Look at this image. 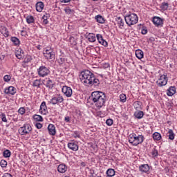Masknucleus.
<instances>
[{
  "mask_svg": "<svg viewBox=\"0 0 177 177\" xmlns=\"http://www.w3.org/2000/svg\"><path fill=\"white\" fill-rule=\"evenodd\" d=\"M79 78L85 86H99V85H100L99 79L96 78L95 74L89 70L82 71L79 75Z\"/></svg>",
  "mask_w": 177,
  "mask_h": 177,
  "instance_id": "1",
  "label": "nucleus"
},
{
  "mask_svg": "<svg viewBox=\"0 0 177 177\" xmlns=\"http://www.w3.org/2000/svg\"><path fill=\"white\" fill-rule=\"evenodd\" d=\"M91 100L98 109H101L106 103V94L102 91H94L91 93Z\"/></svg>",
  "mask_w": 177,
  "mask_h": 177,
  "instance_id": "2",
  "label": "nucleus"
},
{
  "mask_svg": "<svg viewBox=\"0 0 177 177\" xmlns=\"http://www.w3.org/2000/svg\"><path fill=\"white\" fill-rule=\"evenodd\" d=\"M145 141V136L143 135H136L133 133L129 136V142L133 146H138V145H142Z\"/></svg>",
  "mask_w": 177,
  "mask_h": 177,
  "instance_id": "3",
  "label": "nucleus"
},
{
  "mask_svg": "<svg viewBox=\"0 0 177 177\" xmlns=\"http://www.w3.org/2000/svg\"><path fill=\"white\" fill-rule=\"evenodd\" d=\"M124 20L126 24L129 26H134L138 21H139V18L138 15L135 13L128 14L124 17Z\"/></svg>",
  "mask_w": 177,
  "mask_h": 177,
  "instance_id": "4",
  "label": "nucleus"
},
{
  "mask_svg": "<svg viewBox=\"0 0 177 177\" xmlns=\"http://www.w3.org/2000/svg\"><path fill=\"white\" fill-rule=\"evenodd\" d=\"M37 74L39 77L45 78V77H48V75L50 74V70H49V67L41 65L39 68H37Z\"/></svg>",
  "mask_w": 177,
  "mask_h": 177,
  "instance_id": "5",
  "label": "nucleus"
},
{
  "mask_svg": "<svg viewBox=\"0 0 177 177\" xmlns=\"http://www.w3.org/2000/svg\"><path fill=\"white\" fill-rule=\"evenodd\" d=\"M167 84H168V77L167 76V73H164L160 76L159 79L156 82V85L160 88H162V86H165Z\"/></svg>",
  "mask_w": 177,
  "mask_h": 177,
  "instance_id": "6",
  "label": "nucleus"
},
{
  "mask_svg": "<svg viewBox=\"0 0 177 177\" xmlns=\"http://www.w3.org/2000/svg\"><path fill=\"white\" fill-rule=\"evenodd\" d=\"M44 56L47 60H55V55L52 48H48L44 50Z\"/></svg>",
  "mask_w": 177,
  "mask_h": 177,
  "instance_id": "7",
  "label": "nucleus"
},
{
  "mask_svg": "<svg viewBox=\"0 0 177 177\" xmlns=\"http://www.w3.org/2000/svg\"><path fill=\"white\" fill-rule=\"evenodd\" d=\"M64 102V98L60 94L56 95L52 97L50 100V104L55 106L56 104H59V103H63Z\"/></svg>",
  "mask_w": 177,
  "mask_h": 177,
  "instance_id": "8",
  "label": "nucleus"
},
{
  "mask_svg": "<svg viewBox=\"0 0 177 177\" xmlns=\"http://www.w3.org/2000/svg\"><path fill=\"white\" fill-rule=\"evenodd\" d=\"M32 128L30 124H24L22 127L19 129V132L21 135H27V133H30L31 132Z\"/></svg>",
  "mask_w": 177,
  "mask_h": 177,
  "instance_id": "9",
  "label": "nucleus"
},
{
  "mask_svg": "<svg viewBox=\"0 0 177 177\" xmlns=\"http://www.w3.org/2000/svg\"><path fill=\"white\" fill-rule=\"evenodd\" d=\"M62 91L66 97H71L73 96V89H71V87L64 86Z\"/></svg>",
  "mask_w": 177,
  "mask_h": 177,
  "instance_id": "10",
  "label": "nucleus"
},
{
  "mask_svg": "<svg viewBox=\"0 0 177 177\" xmlns=\"http://www.w3.org/2000/svg\"><path fill=\"white\" fill-rule=\"evenodd\" d=\"M68 147L70 149V150H72L73 151H78V142L77 141H71L68 143Z\"/></svg>",
  "mask_w": 177,
  "mask_h": 177,
  "instance_id": "11",
  "label": "nucleus"
},
{
  "mask_svg": "<svg viewBox=\"0 0 177 177\" xmlns=\"http://www.w3.org/2000/svg\"><path fill=\"white\" fill-rule=\"evenodd\" d=\"M152 21L156 27H162L164 24V21L159 17H153Z\"/></svg>",
  "mask_w": 177,
  "mask_h": 177,
  "instance_id": "12",
  "label": "nucleus"
},
{
  "mask_svg": "<svg viewBox=\"0 0 177 177\" xmlns=\"http://www.w3.org/2000/svg\"><path fill=\"white\" fill-rule=\"evenodd\" d=\"M39 111L40 114H43L44 115L48 114V106H46V102L45 101L41 102Z\"/></svg>",
  "mask_w": 177,
  "mask_h": 177,
  "instance_id": "13",
  "label": "nucleus"
},
{
  "mask_svg": "<svg viewBox=\"0 0 177 177\" xmlns=\"http://www.w3.org/2000/svg\"><path fill=\"white\" fill-rule=\"evenodd\" d=\"M96 38H97L99 44H100L101 45H102L103 46H105V47L109 46V43H107L106 41V40H104V39H103V36L102 35L97 34Z\"/></svg>",
  "mask_w": 177,
  "mask_h": 177,
  "instance_id": "14",
  "label": "nucleus"
},
{
  "mask_svg": "<svg viewBox=\"0 0 177 177\" xmlns=\"http://www.w3.org/2000/svg\"><path fill=\"white\" fill-rule=\"evenodd\" d=\"M16 92V88L12 86L6 88L4 90V93H6V95H15Z\"/></svg>",
  "mask_w": 177,
  "mask_h": 177,
  "instance_id": "15",
  "label": "nucleus"
},
{
  "mask_svg": "<svg viewBox=\"0 0 177 177\" xmlns=\"http://www.w3.org/2000/svg\"><path fill=\"white\" fill-rule=\"evenodd\" d=\"M15 56L17 59H23L24 57V51L21 48H17L15 50Z\"/></svg>",
  "mask_w": 177,
  "mask_h": 177,
  "instance_id": "16",
  "label": "nucleus"
},
{
  "mask_svg": "<svg viewBox=\"0 0 177 177\" xmlns=\"http://www.w3.org/2000/svg\"><path fill=\"white\" fill-rule=\"evenodd\" d=\"M139 169L140 172H143L144 174H147V172L150 171V166H149L147 164L141 165L139 167Z\"/></svg>",
  "mask_w": 177,
  "mask_h": 177,
  "instance_id": "17",
  "label": "nucleus"
},
{
  "mask_svg": "<svg viewBox=\"0 0 177 177\" xmlns=\"http://www.w3.org/2000/svg\"><path fill=\"white\" fill-rule=\"evenodd\" d=\"M48 131L50 135L55 136L56 135V127L53 124H50L48 127Z\"/></svg>",
  "mask_w": 177,
  "mask_h": 177,
  "instance_id": "18",
  "label": "nucleus"
},
{
  "mask_svg": "<svg viewBox=\"0 0 177 177\" xmlns=\"http://www.w3.org/2000/svg\"><path fill=\"white\" fill-rule=\"evenodd\" d=\"M57 171L59 174H64L65 172H67V166L65 164L59 165Z\"/></svg>",
  "mask_w": 177,
  "mask_h": 177,
  "instance_id": "19",
  "label": "nucleus"
},
{
  "mask_svg": "<svg viewBox=\"0 0 177 177\" xmlns=\"http://www.w3.org/2000/svg\"><path fill=\"white\" fill-rule=\"evenodd\" d=\"M176 93V88L175 86H170L167 91V96H174Z\"/></svg>",
  "mask_w": 177,
  "mask_h": 177,
  "instance_id": "20",
  "label": "nucleus"
},
{
  "mask_svg": "<svg viewBox=\"0 0 177 177\" xmlns=\"http://www.w3.org/2000/svg\"><path fill=\"white\" fill-rule=\"evenodd\" d=\"M44 3L42 1H39L36 3V10L37 12H42L44 9Z\"/></svg>",
  "mask_w": 177,
  "mask_h": 177,
  "instance_id": "21",
  "label": "nucleus"
},
{
  "mask_svg": "<svg viewBox=\"0 0 177 177\" xmlns=\"http://www.w3.org/2000/svg\"><path fill=\"white\" fill-rule=\"evenodd\" d=\"M143 115H145V113H143L142 111H137L134 113V117L138 118V120H141V118H143Z\"/></svg>",
  "mask_w": 177,
  "mask_h": 177,
  "instance_id": "22",
  "label": "nucleus"
},
{
  "mask_svg": "<svg viewBox=\"0 0 177 177\" xmlns=\"http://www.w3.org/2000/svg\"><path fill=\"white\" fill-rule=\"evenodd\" d=\"M10 41L14 44L15 46H19L20 45V39L16 37H12Z\"/></svg>",
  "mask_w": 177,
  "mask_h": 177,
  "instance_id": "23",
  "label": "nucleus"
},
{
  "mask_svg": "<svg viewBox=\"0 0 177 177\" xmlns=\"http://www.w3.org/2000/svg\"><path fill=\"white\" fill-rule=\"evenodd\" d=\"M95 19L97 23H100V24H104V18H103L102 15H96L95 17Z\"/></svg>",
  "mask_w": 177,
  "mask_h": 177,
  "instance_id": "24",
  "label": "nucleus"
},
{
  "mask_svg": "<svg viewBox=\"0 0 177 177\" xmlns=\"http://www.w3.org/2000/svg\"><path fill=\"white\" fill-rule=\"evenodd\" d=\"M49 17H50V15L49 14H46L42 17L43 24L45 26H46V24H49V21H48Z\"/></svg>",
  "mask_w": 177,
  "mask_h": 177,
  "instance_id": "25",
  "label": "nucleus"
},
{
  "mask_svg": "<svg viewBox=\"0 0 177 177\" xmlns=\"http://www.w3.org/2000/svg\"><path fill=\"white\" fill-rule=\"evenodd\" d=\"M136 56L139 59H143L144 53L142 51V50H140V49L136 50Z\"/></svg>",
  "mask_w": 177,
  "mask_h": 177,
  "instance_id": "26",
  "label": "nucleus"
},
{
  "mask_svg": "<svg viewBox=\"0 0 177 177\" xmlns=\"http://www.w3.org/2000/svg\"><path fill=\"white\" fill-rule=\"evenodd\" d=\"M53 85H55V83H53V82L50 79H48L45 84L46 88H48L49 89H52V88H53Z\"/></svg>",
  "mask_w": 177,
  "mask_h": 177,
  "instance_id": "27",
  "label": "nucleus"
},
{
  "mask_svg": "<svg viewBox=\"0 0 177 177\" xmlns=\"http://www.w3.org/2000/svg\"><path fill=\"white\" fill-rule=\"evenodd\" d=\"M106 175L108 177H113L115 175V171L114 169H108L106 171Z\"/></svg>",
  "mask_w": 177,
  "mask_h": 177,
  "instance_id": "28",
  "label": "nucleus"
},
{
  "mask_svg": "<svg viewBox=\"0 0 177 177\" xmlns=\"http://www.w3.org/2000/svg\"><path fill=\"white\" fill-rule=\"evenodd\" d=\"M152 136L154 140H161V134L158 132L153 133Z\"/></svg>",
  "mask_w": 177,
  "mask_h": 177,
  "instance_id": "29",
  "label": "nucleus"
},
{
  "mask_svg": "<svg viewBox=\"0 0 177 177\" xmlns=\"http://www.w3.org/2000/svg\"><path fill=\"white\" fill-rule=\"evenodd\" d=\"M167 133L169 139L170 140H174L175 139V133H174V131H172V129H169Z\"/></svg>",
  "mask_w": 177,
  "mask_h": 177,
  "instance_id": "30",
  "label": "nucleus"
},
{
  "mask_svg": "<svg viewBox=\"0 0 177 177\" xmlns=\"http://www.w3.org/2000/svg\"><path fill=\"white\" fill-rule=\"evenodd\" d=\"M26 21L28 24H31V23H34L35 19H34V17L32 15H28L26 17Z\"/></svg>",
  "mask_w": 177,
  "mask_h": 177,
  "instance_id": "31",
  "label": "nucleus"
},
{
  "mask_svg": "<svg viewBox=\"0 0 177 177\" xmlns=\"http://www.w3.org/2000/svg\"><path fill=\"white\" fill-rule=\"evenodd\" d=\"M57 63L59 66H64V63H66V59L63 57H61L57 59Z\"/></svg>",
  "mask_w": 177,
  "mask_h": 177,
  "instance_id": "32",
  "label": "nucleus"
},
{
  "mask_svg": "<svg viewBox=\"0 0 177 177\" xmlns=\"http://www.w3.org/2000/svg\"><path fill=\"white\" fill-rule=\"evenodd\" d=\"M41 80H35L32 83V86H36L37 88H41Z\"/></svg>",
  "mask_w": 177,
  "mask_h": 177,
  "instance_id": "33",
  "label": "nucleus"
},
{
  "mask_svg": "<svg viewBox=\"0 0 177 177\" xmlns=\"http://www.w3.org/2000/svg\"><path fill=\"white\" fill-rule=\"evenodd\" d=\"M120 102L125 103L127 102V95L122 93L120 95Z\"/></svg>",
  "mask_w": 177,
  "mask_h": 177,
  "instance_id": "34",
  "label": "nucleus"
},
{
  "mask_svg": "<svg viewBox=\"0 0 177 177\" xmlns=\"http://www.w3.org/2000/svg\"><path fill=\"white\" fill-rule=\"evenodd\" d=\"M168 6H169L168 3L163 2L160 5V8L161 9V10L164 11V10H167V9H168Z\"/></svg>",
  "mask_w": 177,
  "mask_h": 177,
  "instance_id": "35",
  "label": "nucleus"
},
{
  "mask_svg": "<svg viewBox=\"0 0 177 177\" xmlns=\"http://www.w3.org/2000/svg\"><path fill=\"white\" fill-rule=\"evenodd\" d=\"M89 42H95L96 41V37L94 34H90L88 37Z\"/></svg>",
  "mask_w": 177,
  "mask_h": 177,
  "instance_id": "36",
  "label": "nucleus"
},
{
  "mask_svg": "<svg viewBox=\"0 0 177 177\" xmlns=\"http://www.w3.org/2000/svg\"><path fill=\"white\" fill-rule=\"evenodd\" d=\"M33 118H34V120H35V121H39V122L44 121V118H42V116H41L39 115H34Z\"/></svg>",
  "mask_w": 177,
  "mask_h": 177,
  "instance_id": "37",
  "label": "nucleus"
},
{
  "mask_svg": "<svg viewBox=\"0 0 177 177\" xmlns=\"http://www.w3.org/2000/svg\"><path fill=\"white\" fill-rule=\"evenodd\" d=\"M32 60V57L30 55H26L24 59V63H30Z\"/></svg>",
  "mask_w": 177,
  "mask_h": 177,
  "instance_id": "38",
  "label": "nucleus"
},
{
  "mask_svg": "<svg viewBox=\"0 0 177 177\" xmlns=\"http://www.w3.org/2000/svg\"><path fill=\"white\" fill-rule=\"evenodd\" d=\"M118 24L120 25V27H124V21L122 20V17L117 18Z\"/></svg>",
  "mask_w": 177,
  "mask_h": 177,
  "instance_id": "39",
  "label": "nucleus"
},
{
  "mask_svg": "<svg viewBox=\"0 0 177 177\" xmlns=\"http://www.w3.org/2000/svg\"><path fill=\"white\" fill-rule=\"evenodd\" d=\"M10 154H11V153H10V151H9V150H5L4 151H3V157H5L6 158H9V157H10Z\"/></svg>",
  "mask_w": 177,
  "mask_h": 177,
  "instance_id": "40",
  "label": "nucleus"
},
{
  "mask_svg": "<svg viewBox=\"0 0 177 177\" xmlns=\"http://www.w3.org/2000/svg\"><path fill=\"white\" fill-rule=\"evenodd\" d=\"M2 31L5 38H8V37H9V30H8V28H4Z\"/></svg>",
  "mask_w": 177,
  "mask_h": 177,
  "instance_id": "41",
  "label": "nucleus"
},
{
  "mask_svg": "<svg viewBox=\"0 0 177 177\" xmlns=\"http://www.w3.org/2000/svg\"><path fill=\"white\" fill-rule=\"evenodd\" d=\"M0 165H1V168H6V167L8 165V162H6V160H1L0 162Z\"/></svg>",
  "mask_w": 177,
  "mask_h": 177,
  "instance_id": "42",
  "label": "nucleus"
},
{
  "mask_svg": "<svg viewBox=\"0 0 177 177\" xmlns=\"http://www.w3.org/2000/svg\"><path fill=\"white\" fill-rule=\"evenodd\" d=\"M151 155H152V157H157V156H158V151L156 149V148H153L151 150Z\"/></svg>",
  "mask_w": 177,
  "mask_h": 177,
  "instance_id": "43",
  "label": "nucleus"
},
{
  "mask_svg": "<svg viewBox=\"0 0 177 177\" xmlns=\"http://www.w3.org/2000/svg\"><path fill=\"white\" fill-rule=\"evenodd\" d=\"M64 12L67 14V15H71V13H74V10L71 9L70 8H66L64 9Z\"/></svg>",
  "mask_w": 177,
  "mask_h": 177,
  "instance_id": "44",
  "label": "nucleus"
},
{
  "mask_svg": "<svg viewBox=\"0 0 177 177\" xmlns=\"http://www.w3.org/2000/svg\"><path fill=\"white\" fill-rule=\"evenodd\" d=\"M10 80H12V76L9 75H6L3 77V81L5 82H9V81H10Z\"/></svg>",
  "mask_w": 177,
  "mask_h": 177,
  "instance_id": "45",
  "label": "nucleus"
},
{
  "mask_svg": "<svg viewBox=\"0 0 177 177\" xmlns=\"http://www.w3.org/2000/svg\"><path fill=\"white\" fill-rule=\"evenodd\" d=\"M18 113L19 114H21V115H23L24 114L26 113V109H24V107H21L19 110H18Z\"/></svg>",
  "mask_w": 177,
  "mask_h": 177,
  "instance_id": "46",
  "label": "nucleus"
},
{
  "mask_svg": "<svg viewBox=\"0 0 177 177\" xmlns=\"http://www.w3.org/2000/svg\"><path fill=\"white\" fill-rule=\"evenodd\" d=\"M1 118L3 122H8V120L6 119V115H5V113H1Z\"/></svg>",
  "mask_w": 177,
  "mask_h": 177,
  "instance_id": "47",
  "label": "nucleus"
},
{
  "mask_svg": "<svg viewBox=\"0 0 177 177\" xmlns=\"http://www.w3.org/2000/svg\"><path fill=\"white\" fill-rule=\"evenodd\" d=\"M106 125H109V127H111V124H113V119H108L106 121Z\"/></svg>",
  "mask_w": 177,
  "mask_h": 177,
  "instance_id": "48",
  "label": "nucleus"
},
{
  "mask_svg": "<svg viewBox=\"0 0 177 177\" xmlns=\"http://www.w3.org/2000/svg\"><path fill=\"white\" fill-rule=\"evenodd\" d=\"M73 138H81V136L80 135V133L78 131H75L74 133L73 134Z\"/></svg>",
  "mask_w": 177,
  "mask_h": 177,
  "instance_id": "49",
  "label": "nucleus"
},
{
  "mask_svg": "<svg viewBox=\"0 0 177 177\" xmlns=\"http://www.w3.org/2000/svg\"><path fill=\"white\" fill-rule=\"evenodd\" d=\"M71 120V118L70 116H66L64 118L65 122H70Z\"/></svg>",
  "mask_w": 177,
  "mask_h": 177,
  "instance_id": "50",
  "label": "nucleus"
},
{
  "mask_svg": "<svg viewBox=\"0 0 177 177\" xmlns=\"http://www.w3.org/2000/svg\"><path fill=\"white\" fill-rule=\"evenodd\" d=\"M141 33H142L143 35H146V34H147V29H146V28H142V30H141Z\"/></svg>",
  "mask_w": 177,
  "mask_h": 177,
  "instance_id": "51",
  "label": "nucleus"
},
{
  "mask_svg": "<svg viewBox=\"0 0 177 177\" xmlns=\"http://www.w3.org/2000/svg\"><path fill=\"white\" fill-rule=\"evenodd\" d=\"M35 127H36V128H37V129H41V128H42V124L36 123Z\"/></svg>",
  "mask_w": 177,
  "mask_h": 177,
  "instance_id": "52",
  "label": "nucleus"
},
{
  "mask_svg": "<svg viewBox=\"0 0 177 177\" xmlns=\"http://www.w3.org/2000/svg\"><path fill=\"white\" fill-rule=\"evenodd\" d=\"M2 177H13V176L9 173H5Z\"/></svg>",
  "mask_w": 177,
  "mask_h": 177,
  "instance_id": "53",
  "label": "nucleus"
},
{
  "mask_svg": "<svg viewBox=\"0 0 177 177\" xmlns=\"http://www.w3.org/2000/svg\"><path fill=\"white\" fill-rule=\"evenodd\" d=\"M61 2L64 3H68V2H71V0H60Z\"/></svg>",
  "mask_w": 177,
  "mask_h": 177,
  "instance_id": "54",
  "label": "nucleus"
},
{
  "mask_svg": "<svg viewBox=\"0 0 177 177\" xmlns=\"http://www.w3.org/2000/svg\"><path fill=\"white\" fill-rule=\"evenodd\" d=\"M82 165H83V167H85V162H82Z\"/></svg>",
  "mask_w": 177,
  "mask_h": 177,
  "instance_id": "55",
  "label": "nucleus"
},
{
  "mask_svg": "<svg viewBox=\"0 0 177 177\" xmlns=\"http://www.w3.org/2000/svg\"><path fill=\"white\" fill-rule=\"evenodd\" d=\"M37 49H38L39 50H41V48L39 47V46H37Z\"/></svg>",
  "mask_w": 177,
  "mask_h": 177,
  "instance_id": "56",
  "label": "nucleus"
},
{
  "mask_svg": "<svg viewBox=\"0 0 177 177\" xmlns=\"http://www.w3.org/2000/svg\"><path fill=\"white\" fill-rule=\"evenodd\" d=\"M109 64H106V67H109Z\"/></svg>",
  "mask_w": 177,
  "mask_h": 177,
  "instance_id": "57",
  "label": "nucleus"
},
{
  "mask_svg": "<svg viewBox=\"0 0 177 177\" xmlns=\"http://www.w3.org/2000/svg\"><path fill=\"white\" fill-rule=\"evenodd\" d=\"M2 57H3V59H5V57L3 55H2Z\"/></svg>",
  "mask_w": 177,
  "mask_h": 177,
  "instance_id": "58",
  "label": "nucleus"
}]
</instances>
